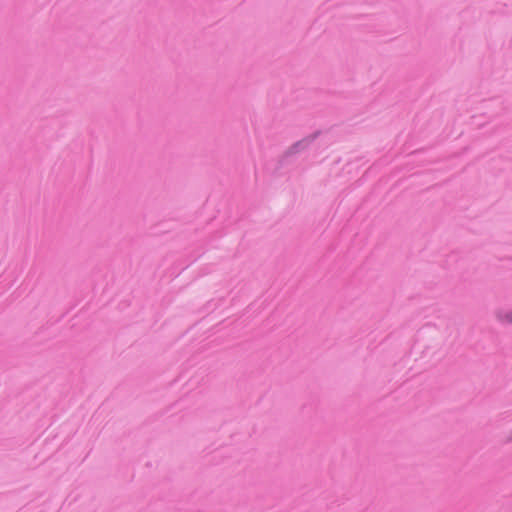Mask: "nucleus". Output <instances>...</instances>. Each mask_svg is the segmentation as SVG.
Masks as SVG:
<instances>
[{
	"label": "nucleus",
	"mask_w": 512,
	"mask_h": 512,
	"mask_svg": "<svg viewBox=\"0 0 512 512\" xmlns=\"http://www.w3.org/2000/svg\"><path fill=\"white\" fill-rule=\"evenodd\" d=\"M506 320L512 322V312L506 316Z\"/></svg>",
	"instance_id": "1"
}]
</instances>
